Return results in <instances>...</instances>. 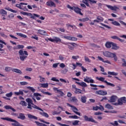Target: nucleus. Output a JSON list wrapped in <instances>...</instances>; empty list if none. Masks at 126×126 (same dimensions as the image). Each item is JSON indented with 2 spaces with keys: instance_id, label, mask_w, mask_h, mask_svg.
I'll use <instances>...</instances> for the list:
<instances>
[{
  "instance_id": "f257e3e1",
  "label": "nucleus",
  "mask_w": 126,
  "mask_h": 126,
  "mask_svg": "<svg viewBox=\"0 0 126 126\" xmlns=\"http://www.w3.org/2000/svg\"><path fill=\"white\" fill-rule=\"evenodd\" d=\"M26 101L28 103V109H30L31 110H32V108H33V109H35V110H38V111H41L42 112H44V110L43 109H42L38 106H37V105L34 104V103H33V100H32V99H31V98H27L26 99Z\"/></svg>"
},
{
  "instance_id": "423d86ee",
  "label": "nucleus",
  "mask_w": 126,
  "mask_h": 126,
  "mask_svg": "<svg viewBox=\"0 0 126 126\" xmlns=\"http://www.w3.org/2000/svg\"><path fill=\"white\" fill-rule=\"evenodd\" d=\"M21 14H22L23 15H27V16H31V18L32 19H35V17H40V15L37 14H33L32 15L31 13H28L26 12H21Z\"/></svg>"
},
{
  "instance_id": "1a4fd4ad",
  "label": "nucleus",
  "mask_w": 126,
  "mask_h": 126,
  "mask_svg": "<svg viewBox=\"0 0 126 126\" xmlns=\"http://www.w3.org/2000/svg\"><path fill=\"white\" fill-rule=\"evenodd\" d=\"M72 88H73V89H74L75 91L74 93H75V94H82V93L81 92V90L79 89H77V88H76V86L75 85H72Z\"/></svg>"
},
{
  "instance_id": "f704fd0d",
  "label": "nucleus",
  "mask_w": 126,
  "mask_h": 126,
  "mask_svg": "<svg viewBox=\"0 0 126 126\" xmlns=\"http://www.w3.org/2000/svg\"><path fill=\"white\" fill-rule=\"evenodd\" d=\"M58 43L59 42H62V39L58 37H54V42Z\"/></svg>"
},
{
  "instance_id": "c9c22d12",
  "label": "nucleus",
  "mask_w": 126,
  "mask_h": 126,
  "mask_svg": "<svg viewBox=\"0 0 126 126\" xmlns=\"http://www.w3.org/2000/svg\"><path fill=\"white\" fill-rule=\"evenodd\" d=\"M69 119H74L75 120H77L79 119V117L76 115H71L69 116Z\"/></svg>"
},
{
  "instance_id": "c85d7f7f",
  "label": "nucleus",
  "mask_w": 126,
  "mask_h": 126,
  "mask_svg": "<svg viewBox=\"0 0 126 126\" xmlns=\"http://www.w3.org/2000/svg\"><path fill=\"white\" fill-rule=\"evenodd\" d=\"M34 123L35 124H36L37 126H48L47 125L44 124L43 123L38 122V121H35Z\"/></svg>"
},
{
  "instance_id": "9d476101",
  "label": "nucleus",
  "mask_w": 126,
  "mask_h": 126,
  "mask_svg": "<svg viewBox=\"0 0 126 126\" xmlns=\"http://www.w3.org/2000/svg\"><path fill=\"white\" fill-rule=\"evenodd\" d=\"M93 111H98V110H100V111H104V107L101 105H100L99 106H93Z\"/></svg>"
},
{
  "instance_id": "e2e57ef3",
  "label": "nucleus",
  "mask_w": 126,
  "mask_h": 126,
  "mask_svg": "<svg viewBox=\"0 0 126 126\" xmlns=\"http://www.w3.org/2000/svg\"><path fill=\"white\" fill-rule=\"evenodd\" d=\"M105 108L106 109H111V105L109 103H107L105 105Z\"/></svg>"
},
{
  "instance_id": "6ab92c4d",
  "label": "nucleus",
  "mask_w": 126,
  "mask_h": 126,
  "mask_svg": "<svg viewBox=\"0 0 126 126\" xmlns=\"http://www.w3.org/2000/svg\"><path fill=\"white\" fill-rule=\"evenodd\" d=\"M28 117L29 118V119H30V120H38V117L34 115H32L31 114H28Z\"/></svg>"
},
{
  "instance_id": "2f4dec72",
  "label": "nucleus",
  "mask_w": 126,
  "mask_h": 126,
  "mask_svg": "<svg viewBox=\"0 0 126 126\" xmlns=\"http://www.w3.org/2000/svg\"><path fill=\"white\" fill-rule=\"evenodd\" d=\"M0 14H4V15H7V12L6 11L4 10V9H0Z\"/></svg>"
},
{
  "instance_id": "412c9836",
  "label": "nucleus",
  "mask_w": 126,
  "mask_h": 126,
  "mask_svg": "<svg viewBox=\"0 0 126 126\" xmlns=\"http://www.w3.org/2000/svg\"><path fill=\"white\" fill-rule=\"evenodd\" d=\"M12 71H13V72H16V73H19L20 74H22V71L17 68H13L12 69Z\"/></svg>"
},
{
  "instance_id": "ddd939ff",
  "label": "nucleus",
  "mask_w": 126,
  "mask_h": 126,
  "mask_svg": "<svg viewBox=\"0 0 126 126\" xmlns=\"http://www.w3.org/2000/svg\"><path fill=\"white\" fill-rule=\"evenodd\" d=\"M67 106H68L69 107H70V108H71L72 110L73 111V112L74 113L78 111V109L75 106H74L73 105H71V104H70L68 103H67Z\"/></svg>"
},
{
  "instance_id": "052dcab7",
  "label": "nucleus",
  "mask_w": 126,
  "mask_h": 126,
  "mask_svg": "<svg viewBox=\"0 0 126 126\" xmlns=\"http://www.w3.org/2000/svg\"><path fill=\"white\" fill-rule=\"evenodd\" d=\"M32 39H34V40H36V41H38V40H39L38 36H37V35H35L34 36H32Z\"/></svg>"
},
{
  "instance_id": "a878e982",
  "label": "nucleus",
  "mask_w": 126,
  "mask_h": 126,
  "mask_svg": "<svg viewBox=\"0 0 126 126\" xmlns=\"http://www.w3.org/2000/svg\"><path fill=\"white\" fill-rule=\"evenodd\" d=\"M40 115H41V116H43V117H45V118H49V114H48V113H46V112H39Z\"/></svg>"
},
{
  "instance_id": "f8f14e48",
  "label": "nucleus",
  "mask_w": 126,
  "mask_h": 126,
  "mask_svg": "<svg viewBox=\"0 0 126 126\" xmlns=\"http://www.w3.org/2000/svg\"><path fill=\"white\" fill-rule=\"evenodd\" d=\"M111 45L112 46V49L113 50H119V49H120V46H118L117 44L114 42H111Z\"/></svg>"
},
{
  "instance_id": "9b49d317",
  "label": "nucleus",
  "mask_w": 126,
  "mask_h": 126,
  "mask_svg": "<svg viewBox=\"0 0 126 126\" xmlns=\"http://www.w3.org/2000/svg\"><path fill=\"white\" fill-rule=\"evenodd\" d=\"M62 44H63V45L67 46L68 49H69V50H74V47L71 45V42H62Z\"/></svg>"
},
{
  "instance_id": "3c124183",
  "label": "nucleus",
  "mask_w": 126,
  "mask_h": 126,
  "mask_svg": "<svg viewBox=\"0 0 126 126\" xmlns=\"http://www.w3.org/2000/svg\"><path fill=\"white\" fill-rule=\"evenodd\" d=\"M18 50H20V49H23L24 48V45H17Z\"/></svg>"
},
{
  "instance_id": "7c9ffc66",
  "label": "nucleus",
  "mask_w": 126,
  "mask_h": 126,
  "mask_svg": "<svg viewBox=\"0 0 126 126\" xmlns=\"http://www.w3.org/2000/svg\"><path fill=\"white\" fill-rule=\"evenodd\" d=\"M16 35L20 36V37H23V38H27V35L23 34L22 33L17 32Z\"/></svg>"
},
{
  "instance_id": "aec40b11",
  "label": "nucleus",
  "mask_w": 126,
  "mask_h": 126,
  "mask_svg": "<svg viewBox=\"0 0 126 126\" xmlns=\"http://www.w3.org/2000/svg\"><path fill=\"white\" fill-rule=\"evenodd\" d=\"M118 100V96L116 95H112L111 96V102L114 103V102H116Z\"/></svg>"
},
{
  "instance_id": "b1692460",
  "label": "nucleus",
  "mask_w": 126,
  "mask_h": 126,
  "mask_svg": "<svg viewBox=\"0 0 126 126\" xmlns=\"http://www.w3.org/2000/svg\"><path fill=\"white\" fill-rule=\"evenodd\" d=\"M39 86L42 87V88H48L49 87V84L48 83L39 84Z\"/></svg>"
},
{
  "instance_id": "5701e85b",
  "label": "nucleus",
  "mask_w": 126,
  "mask_h": 126,
  "mask_svg": "<svg viewBox=\"0 0 126 126\" xmlns=\"http://www.w3.org/2000/svg\"><path fill=\"white\" fill-rule=\"evenodd\" d=\"M37 31H38V33L40 34V35H46V34H47V32H46V31L44 30H38Z\"/></svg>"
},
{
  "instance_id": "09e8293b",
  "label": "nucleus",
  "mask_w": 126,
  "mask_h": 126,
  "mask_svg": "<svg viewBox=\"0 0 126 126\" xmlns=\"http://www.w3.org/2000/svg\"><path fill=\"white\" fill-rule=\"evenodd\" d=\"M7 10H8L9 11H11V12H13V13H16V12H17V11H16V10H14L12 9H11L10 8H8L6 9Z\"/></svg>"
},
{
  "instance_id": "4d7b16f0",
  "label": "nucleus",
  "mask_w": 126,
  "mask_h": 126,
  "mask_svg": "<svg viewBox=\"0 0 126 126\" xmlns=\"http://www.w3.org/2000/svg\"><path fill=\"white\" fill-rule=\"evenodd\" d=\"M97 59L99 60V61H100V62H102V63H106V62L104 61V59L100 56H98Z\"/></svg>"
},
{
  "instance_id": "20e7f679",
  "label": "nucleus",
  "mask_w": 126,
  "mask_h": 126,
  "mask_svg": "<svg viewBox=\"0 0 126 126\" xmlns=\"http://www.w3.org/2000/svg\"><path fill=\"white\" fill-rule=\"evenodd\" d=\"M67 8H69V9H71V10H74V12L77 13V14H80V15H83V13L81 12V9L79 8L78 7L71 6L70 5L68 4L67 5Z\"/></svg>"
},
{
  "instance_id": "2eb2a0df",
  "label": "nucleus",
  "mask_w": 126,
  "mask_h": 126,
  "mask_svg": "<svg viewBox=\"0 0 126 126\" xmlns=\"http://www.w3.org/2000/svg\"><path fill=\"white\" fill-rule=\"evenodd\" d=\"M33 96L35 97V99H36V100H41V97H42V95L38 93H34L33 94ZM39 96L40 97H39Z\"/></svg>"
},
{
  "instance_id": "4be33fe9",
  "label": "nucleus",
  "mask_w": 126,
  "mask_h": 126,
  "mask_svg": "<svg viewBox=\"0 0 126 126\" xmlns=\"http://www.w3.org/2000/svg\"><path fill=\"white\" fill-rule=\"evenodd\" d=\"M103 55L104 57H107V58H111V52L108 51L103 52Z\"/></svg>"
},
{
  "instance_id": "7ed1b4c3",
  "label": "nucleus",
  "mask_w": 126,
  "mask_h": 126,
  "mask_svg": "<svg viewBox=\"0 0 126 126\" xmlns=\"http://www.w3.org/2000/svg\"><path fill=\"white\" fill-rule=\"evenodd\" d=\"M1 120H3L4 121H7V122H11V125L13 126H23L22 125H20V123H18L16 120H13L10 118L5 117L1 118Z\"/></svg>"
},
{
  "instance_id": "a19ab883",
  "label": "nucleus",
  "mask_w": 126,
  "mask_h": 126,
  "mask_svg": "<svg viewBox=\"0 0 126 126\" xmlns=\"http://www.w3.org/2000/svg\"><path fill=\"white\" fill-rule=\"evenodd\" d=\"M89 0H83V3H85V4H86V5H87V6H90L89 5V3H88V2H90Z\"/></svg>"
},
{
  "instance_id": "6e6d98bb",
  "label": "nucleus",
  "mask_w": 126,
  "mask_h": 126,
  "mask_svg": "<svg viewBox=\"0 0 126 126\" xmlns=\"http://www.w3.org/2000/svg\"><path fill=\"white\" fill-rule=\"evenodd\" d=\"M66 26L67 27V28H69V27H71V28L73 29V28H74V27H75V26H72V25H71L70 24H66Z\"/></svg>"
},
{
  "instance_id": "4c0bfd02",
  "label": "nucleus",
  "mask_w": 126,
  "mask_h": 126,
  "mask_svg": "<svg viewBox=\"0 0 126 126\" xmlns=\"http://www.w3.org/2000/svg\"><path fill=\"white\" fill-rule=\"evenodd\" d=\"M96 78L97 79V80H99V81H101L102 82H105V78L102 77H101L99 78L97 77Z\"/></svg>"
},
{
  "instance_id": "ea45409f",
  "label": "nucleus",
  "mask_w": 126,
  "mask_h": 126,
  "mask_svg": "<svg viewBox=\"0 0 126 126\" xmlns=\"http://www.w3.org/2000/svg\"><path fill=\"white\" fill-rule=\"evenodd\" d=\"M80 121L78 120H75L74 122L72 123V125L73 126H78L79 125V123H80Z\"/></svg>"
},
{
  "instance_id": "a211bd4d",
  "label": "nucleus",
  "mask_w": 126,
  "mask_h": 126,
  "mask_svg": "<svg viewBox=\"0 0 126 126\" xmlns=\"http://www.w3.org/2000/svg\"><path fill=\"white\" fill-rule=\"evenodd\" d=\"M97 92V94H98V95H102V96H105V95H107V93L106 91H98Z\"/></svg>"
},
{
  "instance_id": "603ef678",
  "label": "nucleus",
  "mask_w": 126,
  "mask_h": 126,
  "mask_svg": "<svg viewBox=\"0 0 126 126\" xmlns=\"http://www.w3.org/2000/svg\"><path fill=\"white\" fill-rule=\"evenodd\" d=\"M96 19H97V20H98V21H103L104 20V19L102 17H100V16H98L96 18Z\"/></svg>"
},
{
  "instance_id": "58836bf2",
  "label": "nucleus",
  "mask_w": 126,
  "mask_h": 126,
  "mask_svg": "<svg viewBox=\"0 0 126 126\" xmlns=\"http://www.w3.org/2000/svg\"><path fill=\"white\" fill-rule=\"evenodd\" d=\"M58 93H59V94H60V96H63L64 95V93H63V91H62L61 90H56Z\"/></svg>"
},
{
  "instance_id": "393cba45",
  "label": "nucleus",
  "mask_w": 126,
  "mask_h": 126,
  "mask_svg": "<svg viewBox=\"0 0 126 126\" xmlns=\"http://www.w3.org/2000/svg\"><path fill=\"white\" fill-rule=\"evenodd\" d=\"M88 20H89V18L88 17L83 18L82 19H79V21H80L81 22H86V21H88Z\"/></svg>"
},
{
  "instance_id": "bf43d9fd",
  "label": "nucleus",
  "mask_w": 126,
  "mask_h": 126,
  "mask_svg": "<svg viewBox=\"0 0 126 126\" xmlns=\"http://www.w3.org/2000/svg\"><path fill=\"white\" fill-rule=\"evenodd\" d=\"M20 84H21V85H27L28 84V83L27 82H20Z\"/></svg>"
},
{
  "instance_id": "680f3d73",
  "label": "nucleus",
  "mask_w": 126,
  "mask_h": 126,
  "mask_svg": "<svg viewBox=\"0 0 126 126\" xmlns=\"http://www.w3.org/2000/svg\"><path fill=\"white\" fill-rule=\"evenodd\" d=\"M68 71V69L66 68H65L63 70H62V73H66Z\"/></svg>"
},
{
  "instance_id": "69168bd1",
  "label": "nucleus",
  "mask_w": 126,
  "mask_h": 126,
  "mask_svg": "<svg viewBox=\"0 0 126 126\" xmlns=\"http://www.w3.org/2000/svg\"><path fill=\"white\" fill-rule=\"evenodd\" d=\"M60 67H61V68H63L64 67H65V65L63 63H61L60 64Z\"/></svg>"
},
{
  "instance_id": "8fccbe9b",
  "label": "nucleus",
  "mask_w": 126,
  "mask_h": 126,
  "mask_svg": "<svg viewBox=\"0 0 126 126\" xmlns=\"http://www.w3.org/2000/svg\"><path fill=\"white\" fill-rule=\"evenodd\" d=\"M122 62L124 63H122V66H126V59L122 58Z\"/></svg>"
},
{
  "instance_id": "5fc2aeb1",
  "label": "nucleus",
  "mask_w": 126,
  "mask_h": 126,
  "mask_svg": "<svg viewBox=\"0 0 126 126\" xmlns=\"http://www.w3.org/2000/svg\"><path fill=\"white\" fill-rule=\"evenodd\" d=\"M85 61L88 63H91V60L88 58V57L85 56Z\"/></svg>"
},
{
  "instance_id": "f03ea898",
  "label": "nucleus",
  "mask_w": 126,
  "mask_h": 126,
  "mask_svg": "<svg viewBox=\"0 0 126 126\" xmlns=\"http://www.w3.org/2000/svg\"><path fill=\"white\" fill-rule=\"evenodd\" d=\"M19 55L20 56V60L22 62H24L26 59H27V56H28V52L27 51H24L22 50H20L19 51Z\"/></svg>"
},
{
  "instance_id": "e433bc0d",
  "label": "nucleus",
  "mask_w": 126,
  "mask_h": 126,
  "mask_svg": "<svg viewBox=\"0 0 126 126\" xmlns=\"http://www.w3.org/2000/svg\"><path fill=\"white\" fill-rule=\"evenodd\" d=\"M112 24L115 25V26H121L120 23L115 21L112 22Z\"/></svg>"
},
{
  "instance_id": "49530a36",
  "label": "nucleus",
  "mask_w": 126,
  "mask_h": 126,
  "mask_svg": "<svg viewBox=\"0 0 126 126\" xmlns=\"http://www.w3.org/2000/svg\"><path fill=\"white\" fill-rule=\"evenodd\" d=\"M51 80L52 81H55V82H60V80H59L58 79H57V78L56 77H52L51 79Z\"/></svg>"
},
{
  "instance_id": "39448f33",
  "label": "nucleus",
  "mask_w": 126,
  "mask_h": 126,
  "mask_svg": "<svg viewBox=\"0 0 126 126\" xmlns=\"http://www.w3.org/2000/svg\"><path fill=\"white\" fill-rule=\"evenodd\" d=\"M118 103L116 102L114 103H112L113 105H115V106H118L120 105V106H122L123 103L126 104V97H122L118 100Z\"/></svg>"
},
{
  "instance_id": "338daca9",
  "label": "nucleus",
  "mask_w": 126,
  "mask_h": 126,
  "mask_svg": "<svg viewBox=\"0 0 126 126\" xmlns=\"http://www.w3.org/2000/svg\"><path fill=\"white\" fill-rule=\"evenodd\" d=\"M6 97H11L12 96V92H10L6 94Z\"/></svg>"
},
{
  "instance_id": "bb28decb",
  "label": "nucleus",
  "mask_w": 126,
  "mask_h": 126,
  "mask_svg": "<svg viewBox=\"0 0 126 126\" xmlns=\"http://www.w3.org/2000/svg\"><path fill=\"white\" fill-rule=\"evenodd\" d=\"M111 58H114V60L115 62L118 61V57H117V56L115 53H111Z\"/></svg>"
},
{
  "instance_id": "0eeeda50",
  "label": "nucleus",
  "mask_w": 126,
  "mask_h": 126,
  "mask_svg": "<svg viewBox=\"0 0 126 126\" xmlns=\"http://www.w3.org/2000/svg\"><path fill=\"white\" fill-rule=\"evenodd\" d=\"M83 118H84L85 122H89L91 123H94V124H98V122L97 121H95V120H94V119H93V117H92V116L89 117L88 116H87L86 115H84L83 116Z\"/></svg>"
},
{
  "instance_id": "79ce46f5",
  "label": "nucleus",
  "mask_w": 126,
  "mask_h": 126,
  "mask_svg": "<svg viewBox=\"0 0 126 126\" xmlns=\"http://www.w3.org/2000/svg\"><path fill=\"white\" fill-rule=\"evenodd\" d=\"M71 37L70 36H63V39H66V40H68L69 41H71Z\"/></svg>"
},
{
  "instance_id": "4468645a",
  "label": "nucleus",
  "mask_w": 126,
  "mask_h": 126,
  "mask_svg": "<svg viewBox=\"0 0 126 126\" xmlns=\"http://www.w3.org/2000/svg\"><path fill=\"white\" fill-rule=\"evenodd\" d=\"M75 83H76V84H78V85H79V86H81L82 87H87V84L84 82H76Z\"/></svg>"
},
{
  "instance_id": "c756f323",
  "label": "nucleus",
  "mask_w": 126,
  "mask_h": 126,
  "mask_svg": "<svg viewBox=\"0 0 126 126\" xmlns=\"http://www.w3.org/2000/svg\"><path fill=\"white\" fill-rule=\"evenodd\" d=\"M70 101L71 102H74V103H77V102L78 101V100H77V98H76L75 96H74L70 98Z\"/></svg>"
},
{
  "instance_id": "cd10ccee",
  "label": "nucleus",
  "mask_w": 126,
  "mask_h": 126,
  "mask_svg": "<svg viewBox=\"0 0 126 126\" xmlns=\"http://www.w3.org/2000/svg\"><path fill=\"white\" fill-rule=\"evenodd\" d=\"M119 7L114 5V6H111V10H113L114 11H117L118 9H119Z\"/></svg>"
},
{
  "instance_id": "13d9d810",
  "label": "nucleus",
  "mask_w": 126,
  "mask_h": 126,
  "mask_svg": "<svg viewBox=\"0 0 126 126\" xmlns=\"http://www.w3.org/2000/svg\"><path fill=\"white\" fill-rule=\"evenodd\" d=\"M111 125H112V126H119V123H118V121H115L114 123H111Z\"/></svg>"
},
{
  "instance_id": "de8ad7c7",
  "label": "nucleus",
  "mask_w": 126,
  "mask_h": 126,
  "mask_svg": "<svg viewBox=\"0 0 126 126\" xmlns=\"http://www.w3.org/2000/svg\"><path fill=\"white\" fill-rule=\"evenodd\" d=\"M94 22H97V23H99V21L98 20H94L93 22H91L90 23V25H94L95 24Z\"/></svg>"
},
{
  "instance_id": "774afa93",
  "label": "nucleus",
  "mask_w": 126,
  "mask_h": 126,
  "mask_svg": "<svg viewBox=\"0 0 126 126\" xmlns=\"http://www.w3.org/2000/svg\"><path fill=\"white\" fill-rule=\"evenodd\" d=\"M119 74V73L115 72H111V75H114V76H117Z\"/></svg>"
},
{
  "instance_id": "dca6fc26",
  "label": "nucleus",
  "mask_w": 126,
  "mask_h": 126,
  "mask_svg": "<svg viewBox=\"0 0 126 126\" xmlns=\"http://www.w3.org/2000/svg\"><path fill=\"white\" fill-rule=\"evenodd\" d=\"M46 5H48V6H54V7H56V4L52 1H47L46 2Z\"/></svg>"
},
{
  "instance_id": "473e14b6",
  "label": "nucleus",
  "mask_w": 126,
  "mask_h": 126,
  "mask_svg": "<svg viewBox=\"0 0 126 126\" xmlns=\"http://www.w3.org/2000/svg\"><path fill=\"white\" fill-rule=\"evenodd\" d=\"M105 46L106 48H107V49H110V48H111V42H109V41L106 42L105 44Z\"/></svg>"
},
{
  "instance_id": "f3484780",
  "label": "nucleus",
  "mask_w": 126,
  "mask_h": 126,
  "mask_svg": "<svg viewBox=\"0 0 126 126\" xmlns=\"http://www.w3.org/2000/svg\"><path fill=\"white\" fill-rule=\"evenodd\" d=\"M18 119H20V120H22L23 121L26 119V117L23 113H19V116L17 117Z\"/></svg>"
},
{
  "instance_id": "a18cd8bd",
  "label": "nucleus",
  "mask_w": 126,
  "mask_h": 126,
  "mask_svg": "<svg viewBox=\"0 0 126 126\" xmlns=\"http://www.w3.org/2000/svg\"><path fill=\"white\" fill-rule=\"evenodd\" d=\"M12 69H13V68L10 67H6L5 68V70L7 72H9L11 70L12 71Z\"/></svg>"
},
{
  "instance_id": "37998d69",
  "label": "nucleus",
  "mask_w": 126,
  "mask_h": 126,
  "mask_svg": "<svg viewBox=\"0 0 126 126\" xmlns=\"http://www.w3.org/2000/svg\"><path fill=\"white\" fill-rule=\"evenodd\" d=\"M27 89H29V90H31V91H32V92L33 93H34L35 91H36V90L34 89V88L32 87H28Z\"/></svg>"
},
{
  "instance_id": "864d4df0",
  "label": "nucleus",
  "mask_w": 126,
  "mask_h": 126,
  "mask_svg": "<svg viewBox=\"0 0 126 126\" xmlns=\"http://www.w3.org/2000/svg\"><path fill=\"white\" fill-rule=\"evenodd\" d=\"M89 1L91 4H93V3H97V1L95 0H89Z\"/></svg>"
},
{
  "instance_id": "c03bdc74",
  "label": "nucleus",
  "mask_w": 126,
  "mask_h": 126,
  "mask_svg": "<svg viewBox=\"0 0 126 126\" xmlns=\"http://www.w3.org/2000/svg\"><path fill=\"white\" fill-rule=\"evenodd\" d=\"M20 104L21 105H22V106H25V107H26V106H27V103H26V102L24 100L21 101Z\"/></svg>"
},
{
  "instance_id": "72a5a7b5",
  "label": "nucleus",
  "mask_w": 126,
  "mask_h": 126,
  "mask_svg": "<svg viewBox=\"0 0 126 126\" xmlns=\"http://www.w3.org/2000/svg\"><path fill=\"white\" fill-rule=\"evenodd\" d=\"M87 98L85 96H81V100L82 103H86Z\"/></svg>"
},
{
  "instance_id": "0e129e2a",
  "label": "nucleus",
  "mask_w": 126,
  "mask_h": 126,
  "mask_svg": "<svg viewBox=\"0 0 126 126\" xmlns=\"http://www.w3.org/2000/svg\"><path fill=\"white\" fill-rule=\"evenodd\" d=\"M71 41H77V38H76L75 37L71 36Z\"/></svg>"
},
{
  "instance_id": "6e6552de",
  "label": "nucleus",
  "mask_w": 126,
  "mask_h": 126,
  "mask_svg": "<svg viewBox=\"0 0 126 126\" xmlns=\"http://www.w3.org/2000/svg\"><path fill=\"white\" fill-rule=\"evenodd\" d=\"M84 81L85 82H87V83H95V81L94 80L91 79V77L88 76H86V77L84 79Z\"/></svg>"
}]
</instances>
